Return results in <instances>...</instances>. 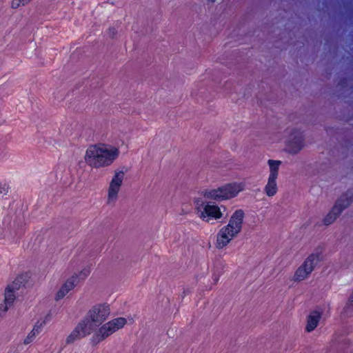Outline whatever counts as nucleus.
<instances>
[{
    "instance_id": "obj_1",
    "label": "nucleus",
    "mask_w": 353,
    "mask_h": 353,
    "mask_svg": "<svg viewBox=\"0 0 353 353\" xmlns=\"http://www.w3.org/2000/svg\"><path fill=\"white\" fill-rule=\"evenodd\" d=\"M117 147L105 143H97L88 147L84 160L92 168L100 169L111 165L119 156Z\"/></svg>"
},
{
    "instance_id": "obj_2",
    "label": "nucleus",
    "mask_w": 353,
    "mask_h": 353,
    "mask_svg": "<svg viewBox=\"0 0 353 353\" xmlns=\"http://www.w3.org/2000/svg\"><path fill=\"white\" fill-rule=\"evenodd\" d=\"M245 218V211L236 210L230 216L226 225L222 227L216 234V248L219 250L225 248L242 231Z\"/></svg>"
},
{
    "instance_id": "obj_3",
    "label": "nucleus",
    "mask_w": 353,
    "mask_h": 353,
    "mask_svg": "<svg viewBox=\"0 0 353 353\" xmlns=\"http://www.w3.org/2000/svg\"><path fill=\"white\" fill-rule=\"evenodd\" d=\"M245 183L233 182L226 184L217 189L206 192L205 198L214 200H227L234 198L245 189Z\"/></svg>"
},
{
    "instance_id": "obj_4",
    "label": "nucleus",
    "mask_w": 353,
    "mask_h": 353,
    "mask_svg": "<svg viewBox=\"0 0 353 353\" xmlns=\"http://www.w3.org/2000/svg\"><path fill=\"white\" fill-rule=\"evenodd\" d=\"M125 172L122 170H115L109 182L106 194V205L114 206L119 199V192L123 183Z\"/></svg>"
},
{
    "instance_id": "obj_5",
    "label": "nucleus",
    "mask_w": 353,
    "mask_h": 353,
    "mask_svg": "<svg viewBox=\"0 0 353 353\" xmlns=\"http://www.w3.org/2000/svg\"><path fill=\"white\" fill-rule=\"evenodd\" d=\"M321 260V256L320 253L315 252L310 254L296 269L292 280L295 282H301L307 279Z\"/></svg>"
},
{
    "instance_id": "obj_6",
    "label": "nucleus",
    "mask_w": 353,
    "mask_h": 353,
    "mask_svg": "<svg viewBox=\"0 0 353 353\" xmlns=\"http://www.w3.org/2000/svg\"><path fill=\"white\" fill-rule=\"evenodd\" d=\"M198 216L205 223H209L211 219H220L223 217V212L216 205L210 204L209 202L205 203L202 201L196 202L195 208Z\"/></svg>"
},
{
    "instance_id": "obj_7",
    "label": "nucleus",
    "mask_w": 353,
    "mask_h": 353,
    "mask_svg": "<svg viewBox=\"0 0 353 353\" xmlns=\"http://www.w3.org/2000/svg\"><path fill=\"white\" fill-rule=\"evenodd\" d=\"M268 163L270 170L267 183L264 188V192L268 196L272 197L275 196L278 192L277 178L281 161L270 159Z\"/></svg>"
},
{
    "instance_id": "obj_8",
    "label": "nucleus",
    "mask_w": 353,
    "mask_h": 353,
    "mask_svg": "<svg viewBox=\"0 0 353 353\" xmlns=\"http://www.w3.org/2000/svg\"><path fill=\"white\" fill-rule=\"evenodd\" d=\"M110 305L107 303L95 304L88 312V316L95 323V325H100L109 316Z\"/></svg>"
},
{
    "instance_id": "obj_9",
    "label": "nucleus",
    "mask_w": 353,
    "mask_h": 353,
    "mask_svg": "<svg viewBox=\"0 0 353 353\" xmlns=\"http://www.w3.org/2000/svg\"><path fill=\"white\" fill-rule=\"evenodd\" d=\"M18 291L14 287L8 285L4 290V299L3 303L0 305V316H3L13 306L17 299L16 292Z\"/></svg>"
},
{
    "instance_id": "obj_10",
    "label": "nucleus",
    "mask_w": 353,
    "mask_h": 353,
    "mask_svg": "<svg viewBox=\"0 0 353 353\" xmlns=\"http://www.w3.org/2000/svg\"><path fill=\"white\" fill-rule=\"evenodd\" d=\"M304 146L303 137L299 134H290L285 146V150L291 154H298Z\"/></svg>"
},
{
    "instance_id": "obj_11",
    "label": "nucleus",
    "mask_w": 353,
    "mask_h": 353,
    "mask_svg": "<svg viewBox=\"0 0 353 353\" xmlns=\"http://www.w3.org/2000/svg\"><path fill=\"white\" fill-rule=\"evenodd\" d=\"M78 283L77 274H74L69 277L65 282L61 285L60 289L56 294L55 300L59 301L66 296L71 290H72Z\"/></svg>"
},
{
    "instance_id": "obj_12",
    "label": "nucleus",
    "mask_w": 353,
    "mask_h": 353,
    "mask_svg": "<svg viewBox=\"0 0 353 353\" xmlns=\"http://www.w3.org/2000/svg\"><path fill=\"white\" fill-rule=\"evenodd\" d=\"M353 203V190L349 189L343 192L336 200L333 207L337 209L341 213L347 209Z\"/></svg>"
},
{
    "instance_id": "obj_13",
    "label": "nucleus",
    "mask_w": 353,
    "mask_h": 353,
    "mask_svg": "<svg viewBox=\"0 0 353 353\" xmlns=\"http://www.w3.org/2000/svg\"><path fill=\"white\" fill-rule=\"evenodd\" d=\"M32 278V273L29 271L22 272L18 274L13 281L10 283L14 289L19 290L21 288H26Z\"/></svg>"
},
{
    "instance_id": "obj_14",
    "label": "nucleus",
    "mask_w": 353,
    "mask_h": 353,
    "mask_svg": "<svg viewBox=\"0 0 353 353\" xmlns=\"http://www.w3.org/2000/svg\"><path fill=\"white\" fill-rule=\"evenodd\" d=\"M115 332V329L114 328L110 321H109L108 323L103 325L98 330V331L95 333L94 336V340L97 343H99L104 340L105 339H106L108 336H109L110 334H113Z\"/></svg>"
},
{
    "instance_id": "obj_15",
    "label": "nucleus",
    "mask_w": 353,
    "mask_h": 353,
    "mask_svg": "<svg viewBox=\"0 0 353 353\" xmlns=\"http://www.w3.org/2000/svg\"><path fill=\"white\" fill-rule=\"evenodd\" d=\"M322 313L317 310L312 311L307 317L305 331L311 332L318 326Z\"/></svg>"
},
{
    "instance_id": "obj_16",
    "label": "nucleus",
    "mask_w": 353,
    "mask_h": 353,
    "mask_svg": "<svg viewBox=\"0 0 353 353\" xmlns=\"http://www.w3.org/2000/svg\"><path fill=\"white\" fill-rule=\"evenodd\" d=\"M97 326V325H95V323L88 316L87 319L79 322L76 326V328L80 332L81 336L84 337L86 335L90 334Z\"/></svg>"
},
{
    "instance_id": "obj_17",
    "label": "nucleus",
    "mask_w": 353,
    "mask_h": 353,
    "mask_svg": "<svg viewBox=\"0 0 353 353\" xmlns=\"http://www.w3.org/2000/svg\"><path fill=\"white\" fill-rule=\"evenodd\" d=\"M341 214V213L337 209L332 207L330 211L322 219V223L324 225L328 226L334 223Z\"/></svg>"
},
{
    "instance_id": "obj_18",
    "label": "nucleus",
    "mask_w": 353,
    "mask_h": 353,
    "mask_svg": "<svg viewBox=\"0 0 353 353\" xmlns=\"http://www.w3.org/2000/svg\"><path fill=\"white\" fill-rule=\"evenodd\" d=\"M83 336L80 332L75 327L74 330L67 336L65 339V344L70 345L74 343L76 341L80 339Z\"/></svg>"
},
{
    "instance_id": "obj_19",
    "label": "nucleus",
    "mask_w": 353,
    "mask_h": 353,
    "mask_svg": "<svg viewBox=\"0 0 353 353\" xmlns=\"http://www.w3.org/2000/svg\"><path fill=\"white\" fill-rule=\"evenodd\" d=\"M353 313V291L350 295L345 307L343 310V314L345 316H351Z\"/></svg>"
},
{
    "instance_id": "obj_20",
    "label": "nucleus",
    "mask_w": 353,
    "mask_h": 353,
    "mask_svg": "<svg viewBox=\"0 0 353 353\" xmlns=\"http://www.w3.org/2000/svg\"><path fill=\"white\" fill-rule=\"evenodd\" d=\"M110 323L117 331L122 328L126 324L127 321L125 318H117L110 321Z\"/></svg>"
},
{
    "instance_id": "obj_21",
    "label": "nucleus",
    "mask_w": 353,
    "mask_h": 353,
    "mask_svg": "<svg viewBox=\"0 0 353 353\" xmlns=\"http://www.w3.org/2000/svg\"><path fill=\"white\" fill-rule=\"evenodd\" d=\"M30 1L31 0H12L11 2V8L15 10L20 6L28 5Z\"/></svg>"
},
{
    "instance_id": "obj_22",
    "label": "nucleus",
    "mask_w": 353,
    "mask_h": 353,
    "mask_svg": "<svg viewBox=\"0 0 353 353\" xmlns=\"http://www.w3.org/2000/svg\"><path fill=\"white\" fill-rule=\"evenodd\" d=\"M37 334L34 333V332H32V330L28 333V334L26 336V337L23 339V343L25 345H29L37 337Z\"/></svg>"
},
{
    "instance_id": "obj_23",
    "label": "nucleus",
    "mask_w": 353,
    "mask_h": 353,
    "mask_svg": "<svg viewBox=\"0 0 353 353\" xmlns=\"http://www.w3.org/2000/svg\"><path fill=\"white\" fill-rule=\"evenodd\" d=\"M90 268L87 267V268H83L79 272V273L77 274V276H78V278L79 277L82 279H85L90 275Z\"/></svg>"
},
{
    "instance_id": "obj_24",
    "label": "nucleus",
    "mask_w": 353,
    "mask_h": 353,
    "mask_svg": "<svg viewBox=\"0 0 353 353\" xmlns=\"http://www.w3.org/2000/svg\"><path fill=\"white\" fill-rule=\"evenodd\" d=\"M44 323V322H37L36 324L34 325L32 331L34 332V333L38 335L40 333V331L43 327Z\"/></svg>"
},
{
    "instance_id": "obj_25",
    "label": "nucleus",
    "mask_w": 353,
    "mask_h": 353,
    "mask_svg": "<svg viewBox=\"0 0 353 353\" xmlns=\"http://www.w3.org/2000/svg\"><path fill=\"white\" fill-rule=\"evenodd\" d=\"M117 34V30L115 28H110L109 29V35L111 37H114V36Z\"/></svg>"
}]
</instances>
